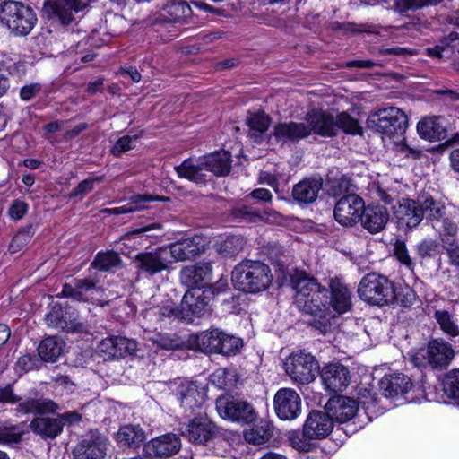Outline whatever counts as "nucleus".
Segmentation results:
<instances>
[{
	"instance_id": "5701e85b",
	"label": "nucleus",
	"mask_w": 459,
	"mask_h": 459,
	"mask_svg": "<svg viewBox=\"0 0 459 459\" xmlns=\"http://www.w3.org/2000/svg\"><path fill=\"white\" fill-rule=\"evenodd\" d=\"M390 215L386 207L369 204L365 205L360 214L359 222L361 226L371 234L383 231L389 221Z\"/></svg>"
},
{
	"instance_id": "13d9d810",
	"label": "nucleus",
	"mask_w": 459,
	"mask_h": 459,
	"mask_svg": "<svg viewBox=\"0 0 459 459\" xmlns=\"http://www.w3.org/2000/svg\"><path fill=\"white\" fill-rule=\"evenodd\" d=\"M244 247V239L238 236H231L226 238L221 245L220 253L226 256H234L238 254Z\"/></svg>"
},
{
	"instance_id": "79ce46f5",
	"label": "nucleus",
	"mask_w": 459,
	"mask_h": 459,
	"mask_svg": "<svg viewBox=\"0 0 459 459\" xmlns=\"http://www.w3.org/2000/svg\"><path fill=\"white\" fill-rule=\"evenodd\" d=\"M58 405L52 400L46 398H31L20 403L16 408L18 412L28 413H54Z\"/></svg>"
},
{
	"instance_id": "1a4fd4ad",
	"label": "nucleus",
	"mask_w": 459,
	"mask_h": 459,
	"mask_svg": "<svg viewBox=\"0 0 459 459\" xmlns=\"http://www.w3.org/2000/svg\"><path fill=\"white\" fill-rule=\"evenodd\" d=\"M284 368L287 375L294 382L303 385L315 380L319 365L312 354L299 351L286 359Z\"/></svg>"
},
{
	"instance_id": "4c0bfd02",
	"label": "nucleus",
	"mask_w": 459,
	"mask_h": 459,
	"mask_svg": "<svg viewBox=\"0 0 459 459\" xmlns=\"http://www.w3.org/2000/svg\"><path fill=\"white\" fill-rule=\"evenodd\" d=\"M146 439L144 430L140 425L128 424L120 427L117 434V440L121 446L138 448Z\"/></svg>"
},
{
	"instance_id": "774afa93",
	"label": "nucleus",
	"mask_w": 459,
	"mask_h": 459,
	"mask_svg": "<svg viewBox=\"0 0 459 459\" xmlns=\"http://www.w3.org/2000/svg\"><path fill=\"white\" fill-rule=\"evenodd\" d=\"M19 401H21V397L13 394L11 384L6 386H0V403H16Z\"/></svg>"
},
{
	"instance_id": "603ef678",
	"label": "nucleus",
	"mask_w": 459,
	"mask_h": 459,
	"mask_svg": "<svg viewBox=\"0 0 459 459\" xmlns=\"http://www.w3.org/2000/svg\"><path fill=\"white\" fill-rule=\"evenodd\" d=\"M24 423L0 427V445L18 444L25 434Z\"/></svg>"
},
{
	"instance_id": "37998d69",
	"label": "nucleus",
	"mask_w": 459,
	"mask_h": 459,
	"mask_svg": "<svg viewBox=\"0 0 459 459\" xmlns=\"http://www.w3.org/2000/svg\"><path fill=\"white\" fill-rule=\"evenodd\" d=\"M273 433V424L268 420H261L250 429L244 432V438L249 444L259 446L267 443L272 438Z\"/></svg>"
},
{
	"instance_id": "bf43d9fd",
	"label": "nucleus",
	"mask_w": 459,
	"mask_h": 459,
	"mask_svg": "<svg viewBox=\"0 0 459 459\" xmlns=\"http://www.w3.org/2000/svg\"><path fill=\"white\" fill-rule=\"evenodd\" d=\"M103 181V177H95L92 178H87L82 180L78 184V186L74 188L69 196L72 197H83L86 194L90 193L94 188L95 183H101Z\"/></svg>"
},
{
	"instance_id": "09e8293b",
	"label": "nucleus",
	"mask_w": 459,
	"mask_h": 459,
	"mask_svg": "<svg viewBox=\"0 0 459 459\" xmlns=\"http://www.w3.org/2000/svg\"><path fill=\"white\" fill-rule=\"evenodd\" d=\"M243 347V341L234 335L228 334L221 331L218 354L224 356H234L238 353Z\"/></svg>"
},
{
	"instance_id": "c85d7f7f",
	"label": "nucleus",
	"mask_w": 459,
	"mask_h": 459,
	"mask_svg": "<svg viewBox=\"0 0 459 459\" xmlns=\"http://www.w3.org/2000/svg\"><path fill=\"white\" fill-rule=\"evenodd\" d=\"M273 136L277 143H297L310 135V131L305 123L283 122L273 127Z\"/></svg>"
},
{
	"instance_id": "f257e3e1",
	"label": "nucleus",
	"mask_w": 459,
	"mask_h": 459,
	"mask_svg": "<svg viewBox=\"0 0 459 459\" xmlns=\"http://www.w3.org/2000/svg\"><path fill=\"white\" fill-rule=\"evenodd\" d=\"M296 290L295 303L299 311L309 316L308 325L322 333L331 332L335 314L329 309V290L305 273L292 278Z\"/></svg>"
},
{
	"instance_id": "7c9ffc66",
	"label": "nucleus",
	"mask_w": 459,
	"mask_h": 459,
	"mask_svg": "<svg viewBox=\"0 0 459 459\" xmlns=\"http://www.w3.org/2000/svg\"><path fill=\"white\" fill-rule=\"evenodd\" d=\"M148 339L159 348L166 351H182L193 349V343L191 340L185 339L179 333L175 332L153 333Z\"/></svg>"
},
{
	"instance_id": "69168bd1",
	"label": "nucleus",
	"mask_w": 459,
	"mask_h": 459,
	"mask_svg": "<svg viewBox=\"0 0 459 459\" xmlns=\"http://www.w3.org/2000/svg\"><path fill=\"white\" fill-rule=\"evenodd\" d=\"M154 314L158 316L160 320L170 317L179 319V306L175 307L172 302H169L154 308Z\"/></svg>"
},
{
	"instance_id": "0eeeda50",
	"label": "nucleus",
	"mask_w": 459,
	"mask_h": 459,
	"mask_svg": "<svg viewBox=\"0 0 459 459\" xmlns=\"http://www.w3.org/2000/svg\"><path fill=\"white\" fill-rule=\"evenodd\" d=\"M216 410L221 418L242 425L251 424L257 419V412L250 402L230 394L216 399Z\"/></svg>"
},
{
	"instance_id": "473e14b6",
	"label": "nucleus",
	"mask_w": 459,
	"mask_h": 459,
	"mask_svg": "<svg viewBox=\"0 0 459 459\" xmlns=\"http://www.w3.org/2000/svg\"><path fill=\"white\" fill-rule=\"evenodd\" d=\"M177 396L185 411L200 408L205 400V394L195 383H183L177 390Z\"/></svg>"
},
{
	"instance_id": "aec40b11",
	"label": "nucleus",
	"mask_w": 459,
	"mask_h": 459,
	"mask_svg": "<svg viewBox=\"0 0 459 459\" xmlns=\"http://www.w3.org/2000/svg\"><path fill=\"white\" fill-rule=\"evenodd\" d=\"M329 309L332 313L342 315L352 307V294L348 286L339 278L330 279L329 284Z\"/></svg>"
},
{
	"instance_id": "9d476101",
	"label": "nucleus",
	"mask_w": 459,
	"mask_h": 459,
	"mask_svg": "<svg viewBox=\"0 0 459 459\" xmlns=\"http://www.w3.org/2000/svg\"><path fill=\"white\" fill-rule=\"evenodd\" d=\"M213 294V286L203 290L201 289L187 290L179 305V320L192 323L195 316H202L209 310Z\"/></svg>"
},
{
	"instance_id": "864d4df0",
	"label": "nucleus",
	"mask_w": 459,
	"mask_h": 459,
	"mask_svg": "<svg viewBox=\"0 0 459 459\" xmlns=\"http://www.w3.org/2000/svg\"><path fill=\"white\" fill-rule=\"evenodd\" d=\"M434 318L440 329L452 338L459 337V327L446 310H436Z\"/></svg>"
},
{
	"instance_id": "de8ad7c7",
	"label": "nucleus",
	"mask_w": 459,
	"mask_h": 459,
	"mask_svg": "<svg viewBox=\"0 0 459 459\" xmlns=\"http://www.w3.org/2000/svg\"><path fill=\"white\" fill-rule=\"evenodd\" d=\"M121 264L119 255L115 251L99 252L91 264V266L100 271H109Z\"/></svg>"
},
{
	"instance_id": "338daca9",
	"label": "nucleus",
	"mask_w": 459,
	"mask_h": 459,
	"mask_svg": "<svg viewBox=\"0 0 459 459\" xmlns=\"http://www.w3.org/2000/svg\"><path fill=\"white\" fill-rule=\"evenodd\" d=\"M28 211V204L19 199L14 200L8 210L9 216L15 221L21 220Z\"/></svg>"
},
{
	"instance_id": "6ab92c4d",
	"label": "nucleus",
	"mask_w": 459,
	"mask_h": 459,
	"mask_svg": "<svg viewBox=\"0 0 459 459\" xmlns=\"http://www.w3.org/2000/svg\"><path fill=\"white\" fill-rule=\"evenodd\" d=\"M172 260L169 259L167 248H158L152 252H142L135 255L136 268L150 276L161 273L169 268V264Z\"/></svg>"
},
{
	"instance_id": "a878e982",
	"label": "nucleus",
	"mask_w": 459,
	"mask_h": 459,
	"mask_svg": "<svg viewBox=\"0 0 459 459\" xmlns=\"http://www.w3.org/2000/svg\"><path fill=\"white\" fill-rule=\"evenodd\" d=\"M305 119L310 134L315 133L324 137L337 134L335 117L330 113L314 109L307 113Z\"/></svg>"
},
{
	"instance_id": "20e7f679",
	"label": "nucleus",
	"mask_w": 459,
	"mask_h": 459,
	"mask_svg": "<svg viewBox=\"0 0 459 459\" xmlns=\"http://www.w3.org/2000/svg\"><path fill=\"white\" fill-rule=\"evenodd\" d=\"M38 22L35 10L21 1L4 0L0 3V23L13 35H29Z\"/></svg>"
},
{
	"instance_id": "2eb2a0df",
	"label": "nucleus",
	"mask_w": 459,
	"mask_h": 459,
	"mask_svg": "<svg viewBox=\"0 0 459 459\" xmlns=\"http://www.w3.org/2000/svg\"><path fill=\"white\" fill-rule=\"evenodd\" d=\"M45 320L48 326L61 331L74 333L82 330L76 310L70 307L55 304L45 316Z\"/></svg>"
},
{
	"instance_id": "f704fd0d",
	"label": "nucleus",
	"mask_w": 459,
	"mask_h": 459,
	"mask_svg": "<svg viewBox=\"0 0 459 459\" xmlns=\"http://www.w3.org/2000/svg\"><path fill=\"white\" fill-rule=\"evenodd\" d=\"M98 282L97 279H74L73 283L63 285L62 296L77 301H86L89 299V293L96 290Z\"/></svg>"
},
{
	"instance_id": "ddd939ff",
	"label": "nucleus",
	"mask_w": 459,
	"mask_h": 459,
	"mask_svg": "<svg viewBox=\"0 0 459 459\" xmlns=\"http://www.w3.org/2000/svg\"><path fill=\"white\" fill-rule=\"evenodd\" d=\"M273 408L282 420H292L301 413V398L292 388H281L273 397Z\"/></svg>"
},
{
	"instance_id": "c03bdc74",
	"label": "nucleus",
	"mask_w": 459,
	"mask_h": 459,
	"mask_svg": "<svg viewBox=\"0 0 459 459\" xmlns=\"http://www.w3.org/2000/svg\"><path fill=\"white\" fill-rule=\"evenodd\" d=\"M65 343L56 337L49 336L45 338L38 347V354L40 359L46 362L56 361L63 352Z\"/></svg>"
},
{
	"instance_id": "8fccbe9b",
	"label": "nucleus",
	"mask_w": 459,
	"mask_h": 459,
	"mask_svg": "<svg viewBox=\"0 0 459 459\" xmlns=\"http://www.w3.org/2000/svg\"><path fill=\"white\" fill-rule=\"evenodd\" d=\"M394 299L392 305L398 304L405 309H413L414 306L419 303L416 292L409 286H403L399 289L394 287Z\"/></svg>"
},
{
	"instance_id": "5fc2aeb1",
	"label": "nucleus",
	"mask_w": 459,
	"mask_h": 459,
	"mask_svg": "<svg viewBox=\"0 0 459 459\" xmlns=\"http://www.w3.org/2000/svg\"><path fill=\"white\" fill-rule=\"evenodd\" d=\"M442 385L446 396L455 400L459 404V369L448 372L443 379Z\"/></svg>"
},
{
	"instance_id": "b1692460",
	"label": "nucleus",
	"mask_w": 459,
	"mask_h": 459,
	"mask_svg": "<svg viewBox=\"0 0 459 459\" xmlns=\"http://www.w3.org/2000/svg\"><path fill=\"white\" fill-rule=\"evenodd\" d=\"M136 342L122 336L103 339L98 345V351L108 359L122 358L136 351Z\"/></svg>"
},
{
	"instance_id": "72a5a7b5",
	"label": "nucleus",
	"mask_w": 459,
	"mask_h": 459,
	"mask_svg": "<svg viewBox=\"0 0 459 459\" xmlns=\"http://www.w3.org/2000/svg\"><path fill=\"white\" fill-rule=\"evenodd\" d=\"M169 197L152 195H135L132 196L127 204L115 208H105L102 213L109 215H120L134 212L148 208L147 204L152 201H168Z\"/></svg>"
},
{
	"instance_id": "7ed1b4c3",
	"label": "nucleus",
	"mask_w": 459,
	"mask_h": 459,
	"mask_svg": "<svg viewBox=\"0 0 459 459\" xmlns=\"http://www.w3.org/2000/svg\"><path fill=\"white\" fill-rule=\"evenodd\" d=\"M273 281L267 264L256 260H243L231 273L234 287L247 293H256L266 290Z\"/></svg>"
},
{
	"instance_id": "a211bd4d",
	"label": "nucleus",
	"mask_w": 459,
	"mask_h": 459,
	"mask_svg": "<svg viewBox=\"0 0 459 459\" xmlns=\"http://www.w3.org/2000/svg\"><path fill=\"white\" fill-rule=\"evenodd\" d=\"M181 433L190 442L205 444L216 437L218 428L207 416H199L182 426Z\"/></svg>"
},
{
	"instance_id": "f8f14e48",
	"label": "nucleus",
	"mask_w": 459,
	"mask_h": 459,
	"mask_svg": "<svg viewBox=\"0 0 459 459\" xmlns=\"http://www.w3.org/2000/svg\"><path fill=\"white\" fill-rule=\"evenodd\" d=\"M365 202L356 194H349L340 198L335 204L333 216L342 226H353L359 221Z\"/></svg>"
},
{
	"instance_id": "a19ab883",
	"label": "nucleus",
	"mask_w": 459,
	"mask_h": 459,
	"mask_svg": "<svg viewBox=\"0 0 459 459\" xmlns=\"http://www.w3.org/2000/svg\"><path fill=\"white\" fill-rule=\"evenodd\" d=\"M191 6L185 1H171L162 9L161 20L166 23L178 22L192 15Z\"/></svg>"
},
{
	"instance_id": "4468645a",
	"label": "nucleus",
	"mask_w": 459,
	"mask_h": 459,
	"mask_svg": "<svg viewBox=\"0 0 459 459\" xmlns=\"http://www.w3.org/2000/svg\"><path fill=\"white\" fill-rule=\"evenodd\" d=\"M108 439L99 431H90L73 449L74 459H104Z\"/></svg>"
},
{
	"instance_id": "f3484780",
	"label": "nucleus",
	"mask_w": 459,
	"mask_h": 459,
	"mask_svg": "<svg viewBox=\"0 0 459 459\" xmlns=\"http://www.w3.org/2000/svg\"><path fill=\"white\" fill-rule=\"evenodd\" d=\"M319 375L325 388L332 393L343 392L351 383L349 368L340 362L325 365Z\"/></svg>"
},
{
	"instance_id": "e2e57ef3",
	"label": "nucleus",
	"mask_w": 459,
	"mask_h": 459,
	"mask_svg": "<svg viewBox=\"0 0 459 459\" xmlns=\"http://www.w3.org/2000/svg\"><path fill=\"white\" fill-rule=\"evenodd\" d=\"M231 216L234 218L244 219L253 221L256 218H260V212L255 208L247 205H239L232 209Z\"/></svg>"
},
{
	"instance_id": "49530a36",
	"label": "nucleus",
	"mask_w": 459,
	"mask_h": 459,
	"mask_svg": "<svg viewBox=\"0 0 459 459\" xmlns=\"http://www.w3.org/2000/svg\"><path fill=\"white\" fill-rule=\"evenodd\" d=\"M420 207L421 219L427 218L428 220H439L445 217L446 206L445 204L434 199L432 196H428L424 200H419Z\"/></svg>"
},
{
	"instance_id": "2f4dec72",
	"label": "nucleus",
	"mask_w": 459,
	"mask_h": 459,
	"mask_svg": "<svg viewBox=\"0 0 459 459\" xmlns=\"http://www.w3.org/2000/svg\"><path fill=\"white\" fill-rule=\"evenodd\" d=\"M31 431L42 439H55L62 433V420L52 417L39 416L30 423Z\"/></svg>"
},
{
	"instance_id": "0e129e2a",
	"label": "nucleus",
	"mask_w": 459,
	"mask_h": 459,
	"mask_svg": "<svg viewBox=\"0 0 459 459\" xmlns=\"http://www.w3.org/2000/svg\"><path fill=\"white\" fill-rule=\"evenodd\" d=\"M394 255L397 260L410 270H413L414 263L411 259L404 242L397 241L394 245Z\"/></svg>"
},
{
	"instance_id": "423d86ee",
	"label": "nucleus",
	"mask_w": 459,
	"mask_h": 459,
	"mask_svg": "<svg viewBox=\"0 0 459 459\" xmlns=\"http://www.w3.org/2000/svg\"><path fill=\"white\" fill-rule=\"evenodd\" d=\"M367 126L382 138L391 139L395 135H403L408 126L406 114L398 108L388 107L379 108L369 114L366 121Z\"/></svg>"
},
{
	"instance_id": "dca6fc26",
	"label": "nucleus",
	"mask_w": 459,
	"mask_h": 459,
	"mask_svg": "<svg viewBox=\"0 0 459 459\" xmlns=\"http://www.w3.org/2000/svg\"><path fill=\"white\" fill-rule=\"evenodd\" d=\"M180 448V438L176 434L169 433L147 442L143 454L146 459H163L176 455Z\"/></svg>"
},
{
	"instance_id": "e433bc0d",
	"label": "nucleus",
	"mask_w": 459,
	"mask_h": 459,
	"mask_svg": "<svg viewBox=\"0 0 459 459\" xmlns=\"http://www.w3.org/2000/svg\"><path fill=\"white\" fill-rule=\"evenodd\" d=\"M204 168L216 176H226L231 169L230 154L228 152H216L204 156L202 160Z\"/></svg>"
},
{
	"instance_id": "9b49d317",
	"label": "nucleus",
	"mask_w": 459,
	"mask_h": 459,
	"mask_svg": "<svg viewBox=\"0 0 459 459\" xmlns=\"http://www.w3.org/2000/svg\"><path fill=\"white\" fill-rule=\"evenodd\" d=\"M89 4V0H46L43 13L48 20L68 25L74 21L73 13H78Z\"/></svg>"
},
{
	"instance_id": "cd10ccee",
	"label": "nucleus",
	"mask_w": 459,
	"mask_h": 459,
	"mask_svg": "<svg viewBox=\"0 0 459 459\" xmlns=\"http://www.w3.org/2000/svg\"><path fill=\"white\" fill-rule=\"evenodd\" d=\"M417 132L427 141H442L446 138V121L443 117H423L417 124Z\"/></svg>"
},
{
	"instance_id": "39448f33",
	"label": "nucleus",
	"mask_w": 459,
	"mask_h": 459,
	"mask_svg": "<svg viewBox=\"0 0 459 459\" xmlns=\"http://www.w3.org/2000/svg\"><path fill=\"white\" fill-rule=\"evenodd\" d=\"M357 292L361 300L378 307L392 306V300L395 297L394 283L386 276L377 273L364 275Z\"/></svg>"
},
{
	"instance_id": "6e6d98bb",
	"label": "nucleus",
	"mask_w": 459,
	"mask_h": 459,
	"mask_svg": "<svg viewBox=\"0 0 459 459\" xmlns=\"http://www.w3.org/2000/svg\"><path fill=\"white\" fill-rule=\"evenodd\" d=\"M35 234V229L32 224L26 225L21 229L13 238L9 249L12 253L20 251L23 247L29 244Z\"/></svg>"
},
{
	"instance_id": "412c9836",
	"label": "nucleus",
	"mask_w": 459,
	"mask_h": 459,
	"mask_svg": "<svg viewBox=\"0 0 459 459\" xmlns=\"http://www.w3.org/2000/svg\"><path fill=\"white\" fill-rule=\"evenodd\" d=\"M359 406L355 400L343 395H336L328 400L325 410L334 421L345 423L352 420L358 411Z\"/></svg>"
},
{
	"instance_id": "052dcab7",
	"label": "nucleus",
	"mask_w": 459,
	"mask_h": 459,
	"mask_svg": "<svg viewBox=\"0 0 459 459\" xmlns=\"http://www.w3.org/2000/svg\"><path fill=\"white\" fill-rule=\"evenodd\" d=\"M137 139V134H134V136L124 135L120 137L112 147L111 153L116 157L120 156L123 152H126L133 149L134 146L132 143L134 141H136Z\"/></svg>"
},
{
	"instance_id": "3c124183",
	"label": "nucleus",
	"mask_w": 459,
	"mask_h": 459,
	"mask_svg": "<svg viewBox=\"0 0 459 459\" xmlns=\"http://www.w3.org/2000/svg\"><path fill=\"white\" fill-rule=\"evenodd\" d=\"M337 133L342 130L345 134L362 135L363 129L358 120L346 112L340 113L335 117Z\"/></svg>"
},
{
	"instance_id": "bb28decb",
	"label": "nucleus",
	"mask_w": 459,
	"mask_h": 459,
	"mask_svg": "<svg viewBox=\"0 0 459 459\" xmlns=\"http://www.w3.org/2000/svg\"><path fill=\"white\" fill-rule=\"evenodd\" d=\"M379 390L386 398H398L406 394L412 387L410 377L403 373L385 375L379 381Z\"/></svg>"
},
{
	"instance_id": "4d7b16f0",
	"label": "nucleus",
	"mask_w": 459,
	"mask_h": 459,
	"mask_svg": "<svg viewBox=\"0 0 459 459\" xmlns=\"http://www.w3.org/2000/svg\"><path fill=\"white\" fill-rule=\"evenodd\" d=\"M443 0H395L393 8L403 13L409 10H418L429 5H437Z\"/></svg>"
},
{
	"instance_id": "393cba45",
	"label": "nucleus",
	"mask_w": 459,
	"mask_h": 459,
	"mask_svg": "<svg viewBox=\"0 0 459 459\" xmlns=\"http://www.w3.org/2000/svg\"><path fill=\"white\" fill-rule=\"evenodd\" d=\"M204 249V241L199 236H195L181 241L170 244L167 247L169 259L173 261H186L196 257Z\"/></svg>"
},
{
	"instance_id": "4be33fe9",
	"label": "nucleus",
	"mask_w": 459,
	"mask_h": 459,
	"mask_svg": "<svg viewBox=\"0 0 459 459\" xmlns=\"http://www.w3.org/2000/svg\"><path fill=\"white\" fill-rule=\"evenodd\" d=\"M393 212L401 229L416 228L422 221L419 200L403 198L393 207Z\"/></svg>"
},
{
	"instance_id": "f03ea898",
	"label": "nucleus",
	"mask_w": 459,
	"mask_h": 459,
	"mask_svg": "<svg viewBox=\"0 0 459 459\" xmlns=\"http://www.w3.org/2000/svg\"><path fill=\"white\" fill-rule=\"evenodd\" d=\"M333 429V419L323 411H311L303 424L302 430H295L288 435V441L299 452H310L315 442L326 438Z\"/></svg>"
},
{
	"instance_id": "58836bf2",
	"label": "nucleus",
	"mask_w": 459,
	"mask_h": 459,
	"mask_svg": "<svg viewBox=\"0 0 459 459\" xmlns=\"http://www.w3.org/2000/svg\"><path fill=\"white\" fill-rule=\"evenodd\" d=\"M272 119L264 111L248 112L246 123L248 126V135L255 143H261L264 134L268 130Z\"/></svg>"
},
{
	"instance_id": "c9c22d12",
	"label": "nucleus",
	"mask_w": 459,
	"mask_h": 459,
	"mask_svg": "<svg viewBox=\"0 0 459 459\" xmlns=\"http://www.w3.org/2000/svg\"><path fill=\"white\" fill-rule=\"evenodd\" d=\"M321 178H307L296 184L292 189L293 198L299 204H311L322 188Z\"/></svg>"
},
{
	"instance_id": "a18cd8bd",
	"label": "nucleus",
	"mask_w": 459,
	"mask_h": 459,
	"mask_svg": "<svg viewBox=\"0 0 459 459\" xmlns=\"http://www.w3.org/2000/svg\"><path fill=\"white\" fill-rule=\"evenodd\" d=\"M175 169L180 178H187L198 185L205 183V174L203 173L204 169L202 160L197 164H194L192 160H185L180 165L175 167Z\"/></svg>"
},
{
	"instance_id": "ea45409f",
	"label": "nucleus",
	"mask_w": 459,
	"mask_h": 459,
	"mask_svg": "<svg viewBox=\"0 0 459 459\" xmlns=\"http://www.w3.org/2000/svg\"><path fill=\"white\" fill-rule=\"evenodd\" d=\"M221 333L219 329L204 331L189 338L193 343V349L204 353H217L219 349Z\"/></svg>"
},
{
	"instance_id": "6e6552de",
	"label": "nucleus",
	"mask_w": 459,
	"mask_h": 459,
	"mask_svg": "<svg viewBox=\"0 0 459 459\" xmlns=\"http://www.w3.org/2000/svg\"><path fill=\"white\" fill-rule=\"evenodd\" d=\"M455 351L452 346L441 339L430 341L426 349L411 356V361L417 367L425 364L433 369H444L452 361Z\"/></svg>"
},
{
	"instance_id": "680f3d73",
	"label": "nucleus",
	"mask_w": 459,
	"mask_h": 459,
	"mask_svg": "<svg viewBox=\"0 0 459 459\" xmlns=\"http://www.w3.org/2000/svg\"><path fill=\"white\" fill-rule=\"evenodd\" d=\"M439 245L436 240L424 239L417 246V253L421 258L433 257L438 252Z\"/></svg>"
},
{
	"instance_id": "c756f323",
	"label": "nucleus",
	"mask_w": 459,
	"mask_h": 459,
	"mask_svg": "<svg viewBox=\"0 0 459 459\" xmlns=\"http://www.w3.org/2000/svg\"><path fill=\"white\" fill-rule=\"evenodd\" d=\"M212 277V265L210 263H197L194 265L185 266L179 273L180 281L193 290L201 289L200 286Z\"/></svg>"
}]
</instances>
